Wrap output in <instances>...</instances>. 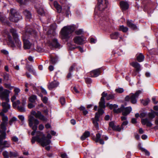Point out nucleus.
Masks as SVG:
<instances>
[{"label":"nucleus","mask_w":158,"mask_h":158,"mask_svg":"<svg viewBox=\"0 0 158 158\" xmlns=\"http://www.w3.org/2000/svg\"><path fill=\"white\" fill-rule=\"evenodd\" d=\"M10 32L13 37L14 40H13L11 36L8 35V42H7V44L8 45L12 48L15 47L16 46L19 48H21L22 46L21 42L19 39V36L17 33L16 30L15 29L12 28L10 29Z\"/></svg>","instance_id":"obj_1"},{"label":"nucleus","mask_w":158,"mask_h":158,"mask_svg":"<svg viewBox=\"0 0 158 158\" xmlns=\"http://www.w3.org/2000/svg\"><path fill=\"white\" fill-rule=\"evenodd\" d=\"M37 133V135L36 136L33 137L32 138L31 142L32 144L34 143L36 140L40 143L43 147L46 146L50 144L51 142V140L46 139L44 135L42 132L38 131Z\"/></svg>","instance_id":"obj_2"},{"label":"nucleus","mask_w":158,"mask_h":158,"mask_svg":"<svg viewBox=\"0 0 158 158\" xmlns=\"http://www.w3.org/2000/svg\"><path fill=\"white\" fill-rule=\"evenodd\" d=\"M75 30L74 27L72 26L64 27L61 31V38L62 39L67 40L71 35L72 33Z\"/></svg>","instance_id":"obj_3"},{"label":"nucleus","mask_w":158,"mask_h":158,"mask_svg":"<svg viewBox=\"0 0 158 158\" xmlns=\"http://www.w3.org/2000/svg\"><path fill=\"white\" fill-rule=\"evenodd\" d=\"M28 121L29 122V125L31 127L33 131L31 132V134L34 135L38 127V125L39 123V120L35 118L31 115H29L28 117Z\"/></svg>","instance_id":"obj_4"},{"label":"nucleus","mask_w":158,"mask_h":158,"mask_svg":"<svg viewBox=\"0 0 158 158\" xmlns=\"http://www.w3.org/2000/svg\"><path fill=\"white\" fill-rule=\"evenodd\" d=\"M25 34L23 35V47L24 49H29L30 48L31 44L28 41L26 38L29 36V35H31L32 34V30L31 29H26V30Z\"/></svg>","instance_id":"obj_5"},{"label":"nucleus","mask_w":158,"mask_h":158,"mask_svg":"<svg viewBox=\"0 0 158 158\" xmlns=\"http://www.w3.org/2000/svg\"><path fill=\"white\" fill-rule=\"evenodd\" d=\"M132 109L131 107H125L123 105H122L121 107L118 108H115L113 110V111L116 113L122 112L123 115H127L131 111Z\"/></svg>","instance_id":"obj_6"},{"label":"nucleus","mask_w":158,"mask_h":158,"mask_svg":"<svg viewBox=\"0 0 158 158\" xmlns=\"http://www.w3.org/2000/svg\"><path fill=\"white\" fill-rule=\"evenodd\" d=\"M100 108L98 110V112L96 113L94 118H92V120L93 123L97 130L99 129V125L98 122L99 121V118L100 116L104 113V111Z\"/></svg>","instance_id":"obj_7"},{"label":"nucleus","mask_w":158,"mask_h":158,"mask_svg":"<svg viewBox=\"0 0 158 158\" xmlns=\"http://www.w3.org/2000/svg\"><path fill=\"white\" fill-rule=\"evenodd\" d=\"M108 4L107 0H98L96 8L100 11L102 12L107 8Z\"/></svg>","instance_id":"obj_8"},{"label":"nucleus","mask_w":158,"mask_h":158,"mask_svg":"<svg viewBox=\"0 0 158 158\" xmlns=\"http://www.w3.org/2000/svg\"><path fill=\"white\" fill-rule=\"evenodd\" d=\"M11 15L9 17V20L12 22H17L20 19H21L22 16L16 12L15 10L11 9L10 10Z\"/></svg>","instance_id":"obj_9"},{"label":"nucleus","mask_w":158,"mask_h":158,"mask_svg":"<svg viewBox=\"0 0 158 158\" xmlns=\"http://www.w3.org/2000/svg\"><path fill=\"white\" fill-rule=\"evenodd\" d=\"M141 90H138L136 91L135 94H132L129 96H127L125 97V100L129 101L130 99L131 102L132 104H135L137 102L136 98L138 97L139 95L141 93Z\"/></svg>","instance_id":"obj_10"},{"label":"nucleus","mask_w":158,"mask_h":158,"mask_svg":"<svg viewBox=\"0 0 158 158\" xmlns=\"http://www.w3.org/2000/svg\"><path fill=\"white\" fill-rule=\"evenodd\" d=\"M34 117L35 116L36 118H38L43 121H47V118H45V117L41 114V113L40 111H36L32 110L31 112V115Z\"/></svg>","instance_id":"obj_11"},{"label":"nucleus","mask_w":158,"mask_h":158,"mask_svg":"<svg viewBox=\"0 0 158 158\" xmlns=\"http://www.w3.org/2000/svg\"><path fill=\"white\" fill-rule=\"evenodd\" d=\"M6 133L5 132L0 135V146H3L4 148H9L10 147V143L6 141L2 142V141L6 138Z\"/></svg>","instance_id":"obj_12"},{"label":"nucleus","mask_w":158,"mask_h":158,"mask_svg":"<svg viewBox=\"0 0 158 158\" xmlns=\"http://www.w3.org/2000/svg\"><path fill=\"white\" fill-rule=\"evenodd\" d=\"M9 91L6 89H5L3 91H2L0 93V97L2 100H5L6 102H9Z\"/></svg>","instance_id":"obj_13"},{"label":"nucleus","mask_w":158,"mask_h":158,"mask_svg":"<svg viewBox=\"0 0 158 158\" xmlns=\"http://www.w3.org/2000/svg\"><path fill=\"white\" fill-rule=\"evenodd\" d=\"M48 45L51 48H60L61 47L60 44L58 42L56 38L53 39L52 42H49Z\"/></svg>","instance_id":"obj_14"},{"label":"nucleus","mask_w":158,"mask_h":158,"mask_svg":"<svg viewBox=\"0 0 158 158\" xmlns=\"http://www.w3.org/2000/svg\"><path fill=\"white\" fill-rule=\"evenodd\" d=\"M85 40V38L83 36H76L74 38L73 40L75 44L81 45L84 43Z\"/></svg>","instance_id":"obj_15"},{"label":"nucleus","mask_w":158,"mask_h":158,"mask_svg":"<svg viewBox=\"0 0 158 158\" xmlns=\"http://www.w3.org/2000/svg\"><path fill=\"white\" fill-rule=\"evenodd\" d=\"M101 71L100 69H98L93 70L90 72V77H98Z\"/></svg>","instance_id":"obj_16"},{"label":"nucleus","mask_w":158,"mask_h":158,"mask_svg":"<svg viewBox=\"0 0 158 158\" xmlns=\"http://www.w3.org/2000/svg\"><path fill=\"white\" fill-rule=\"evenodd\" d=\"M8 102H3L2 103V105L3 107L2 111L4 113L7 112L8 110L10 109V106L8 103Z\"/></svg>","instance_id":"obj_17"},{"label":"nucleus","mask_w":158,"mask_h":158,"mask_svg":"<svg viewBox=\"0 0 158 158\" xmlns=\"http://www.w3.org/2000/svg\"><path fill=\"white\" fill-rule=\"evenodd\" d=\"M16 99V97L15 95L13 96L11 98V100L13 102V106L14 108H15L17 107V106L20 104L21 103L19 100H17L16 101H14Z\"/></svg>","instance_id":"obj_18"},{"label":"nucleus","mask_w":158,"mask_h":158,"mask_svg":"<svg viewBox=\"0 0 158 158\" xmlns=\"http://www.w3.org/2000/svg\"><path fill=\"white\" fill-rule=\"evenodd\" d=\"M130 65L135 69L136 72L138 73L141 70L140 64L137 62H132L130 63Z\"/></svg>","instance_id":"obj_19"},{"label":"nucleus","mask_w":158,"mask_h":158,"mask_svg":"<svg viewBox=\"0 0 158 158\" xmlns=\"http://www.w3.org/2000/svg\"><path fill=\"white\" fill-rule=\"evenodd\" d=\"M59 83L57 81H54L48 85V88L50 90H52L53 89L57 87L59 85Z\"/></svg>","instance_id":"obj_20"},{"label":"nucleus","mask_w":158,"mask_h":158,"mask_svg":"<svg viewBox=\"0 0 158 158\" xmlns=\"http://www.w3.org/2000/svg\"><path fill=\"white\" fill-rule=\"evenodd\" d=\"M120 7L123 10H126L129 8V5L126 2L121 1L120 2Z\"/></svg>","instance_id":"obj_21"},{"label":"nucleus","mask_w":158,"mask_h":158,"mask_svg":"<svg viewBox=\"0 0 158 158\" xmlns=\"http://www.w3.org/2000/svg\"><path fill=\"white\" fill-rule=\"evenodd\" d=\"M101 135L100 133H97L96 135V138L95 140L96 142H99L101 144H103L104 142L103 139L101 138Z\"/></svg>","instance_id":"obj_22"},{"label":"nucleus","mask_w":158,"mask_h":158,"mask_svg":"<svg viewBox=\"0 0 158 158\" xmlns=\"http://www.w3.org/2000/svg\"><path fill=\"white\" fill-rule=\"evenodd\" d=\"M141 123L144 125L146 124L147 126L148 127H151L152 125V123L149 122L148 119L147 118L142 119Z\"/></svg>","instance_id":"obj_23"},{"label":"nucleus","mask_w":158,"mask_h":158,"mask_svg":"<svg viewBox=\"0 0 158 158\" xmlns=\"http://www.w3.org/2000/svg\"><path fill=\"white\" fill-rule=\"evenodd\" d=\"M127 24L129 27L133 29H135L137 28L136 26L132 23L131 20H127Z\"/></svg>","instance_id":"obj_24"},{"label":"nucleus","mask_w":158,"mask_h":158,"mask_svg":"<svg viewBox=\"0 0 158 158\" xmlns=\"http://www.w3.org/2000/svg\"><path fill=\"white\" fill-rule=\"evenodd\" d=\"M23 13L26 17V20H30L31 18V13L28 10H25L23 11Z\"/></svg>","instance_id":"obj_25"},{"label":"nucleus","mask_w":158,"mask_h":158,"mask_svg":"<svg viewBox=\"0 0 158 158\" xmlns=\"http://www.w3.org/2000/svg\"><path fill=\"white\" fill-rule=\"evenodd\" d=\"M54 6L56 9L58 13H60L61 12L62 7L57 2L55 1L54 2Z\"/></svg>","instance_id":"obj_26"},{"label":"nucleus","mask_w":158,"mask_h":158,"mask_svg":"<svg viewBox=\"0 0 158 158\" xmlns=\"http://www.w3.org/2000/svg\"><path fill=\"white\" fill-rule=\"evenodd\" d=\"M137 59L139 62H141L143 61L144 59V56L142 53H140L139 54L136 55Z\"/></svg>","instance_id":"obj_27"},{"label":"nucleus","mask_w":158,"mask_h":158,"mask_svg":"<svg viewBox=\"0 0 158 158\" xmlns=\"http://www.w3.org/2000/svg\"><path fill=\"white\" fill-rule=\"evenodd\" d=\"M89 132L88 131H86L81 137V140H84L86 138L89 137Z\"/></svg>","instance_id":"obj_28"},{"label":"nucleus","mask_w":158,"mask_h":158,"mask_svg":"<svg viewBox=\"0 0 158 158\" xmlns=\"http://www.w3.org/2000/svg\"><path fill=\"white\" fill-rule=\"evenodd\" d=\"M99 106L100 108H105L106 107L105 105V99H103L102 98H101L100 101L99 103Z\"/></svg>","instance_id":"obj_29"},{"label":"nucleus","mask_w":158,"mask_h":158,"mask_svg":"<svg viewBox=\"0 0 158 158\" xmlns=\"http://www.w3.org/2000/svg\"><path fill=\"white\" fill-rule=\"evenodd\" d=\"M119 36V33L118 32H115L110 35V38L112 39H116Z\"/></svg>","instance_id":"obj_30"},{"label":"nucleus","mask_w":158,"mask_h":158,"mask_svg":"<svg viewBox=\"0 0 158 158\" xmlns=\"http://www.w3.org/2000/svg\"><path fill=\"white\" fill-rule=\"evenodd\" d=\"M119 30L122 31L123 32H126L128 31V28L123 25H122L119 26Z\"/></svg>","instance_id":"obj_31"},{"label":"nucleus","mask_w":158,"mask_h":158,"mask_svg":"<svg viewBox=\"0 0 158 158\" xmlns=\"http://www.w3.org/2000/svg\"><path fill=\"white\" fill-rule=\"evenodd\" d=\"M25 105L17 106L16 108H17L18 110L21 112H24L25 111V109L24 107Z\"/></svg>","instance_id":"obj_32"},{"label":"nucleus","mask_w":158,"mask_h":158,"mask_svg":"<svg viewBox=\"0 0 158 158\" xmlns=\"http://www.w3.org/2000/svg\"><path fill=\"white\" fill-rule=\"evenodd\" d=\"M37 98L36 96L35 95H32L29 98L30 101L31 102H34Z\"/></svg>","instance_id":"obj_33"},{"label":"nucleus","mask_w":158,"mask_h":158,"mask_svg":"<svg viewBox=\"0 0 158 158\" xmlns=\"http://www.w3.org/2000/svg\"><path fill=\"white\" fill-rule=\"evenodd\" d=\"M79 109L81 110L82 111L84 115H85L88 113V111L85 110V107L81 106L80 107Z\"/></svg>","instance_id":"obj_34"},{"label":"nucleus","mask_w":158,"mask_h":158,"mask_svg":"<svg viewBox=\"0 0 158 158\" xmlns=\"http://www.w3.org/2000/svg\"><path fill=\"white\" fill-rule=\"evenodd\" d=\"M7 124H5V123H3V124L2 123L0 125H1V128L2 130V131H3V132H2V134L4 132H5V133H6V132H5V131L6 130V125Z\"/></svg>","instance_id":"obj_35"},{"label":"nucleus","mask_w":158,"mask_h":158,"mask_svg":"<svg viewBox=\"0 0 158 158\" xmlns=\"http://www.w3.org/2000/svg\"><path fill=\"white\" fill-rule=\"evenodd\" d=\"M18 156V153L17 152H10V157H16Z\"/></svg>","instance_id":"obj_36"},{"label":"nucleus","mask_w":158,"mask_h":158,"mask_svg":"<svg viewBox=\"0 0 158 158\" xmlns=\"http://www.w3.org/2000/svg\"><path fill=\"white\" fill-rule=\"evenodd\" d=\"M2 123L3 124L5 123L7 124L8 121V118L6 116L2 117Z\"/></svg>","instance_id":"obj_37"},{"label":"nucleus","mask_w":158,"mask_h":158,"mask_svg":"<svg viewBox=\"0 0 158 158\" xmlns=\"http://www.w3.org/2000/svg\"><path fill=\"white\" fill-rule=\"evenodd\" d=\"M114 94H108L106 97V99L108 100L110 99H114Z\"/></svg>","instance_id":"obj_38"},{"label":"nucleus","mask_w":158,"mask_h":158,"mask_svg":"<svg viewBox=\"0 0 158 158\" xmlns=\"http://www.w3.org/2000/svg\"><path fill=\"white\" fill-rule=\"evenodd\" d=\"M150 102V100L149 99H147L146 100H142L141 102L144 106L147 105Z\"/></svg>","instance_id":"obj_39"},{"label":"nucleus","mask_w":158,"mask_h":158,"mask_svg":"<svg viewBox=\"0 0 158 158\" xmlns=\"http://www.w3.org/2000/svg\"><path fill=\"white\" fill-rule=\"evenodd\" d=\"M58 58L56 57L51 58V62L52 64H55L57 61Z\"/></svg>","instance_id":"obj_40"},{"label":"nucleus","mask_w":158,"mask_h":158,"mask_svg":"<svg viewBox=\"0 0 158 158\" xmlns=\"http://www.w3.org/2000/svg\"><path fill=\"white\" fill-rule=\"evenodd\" d=\"M122 129H122V127H120L119 125H118L117 126H115L114 129L113 130L118 131H120Z\"/></svg>","instance_id":"obj_41"},{"label":"nucleus","mask_w":158,"mask_h":158,"mask_svg":"<svg viewBox=\"0 0 158 158\" xmlns=\"http://www.w3.org/2000/svg\"><path fill=\"white\" fill-rule=\"evenodd\" d=\"M35 7L37 9V11L39 14L42 15L43 14H44V11L42 8H41L40 10H38V8L36 6H35Z\"/></svg>","instance_id":"obj_42"},{"label":"nucleus","mask_w":158,"mask_h":158,"mask_svg":"<svg viewBox=\"0 0 158 158\" xmlns=\"http://www.w3.org/2000/svg\"><path fill=\"white\" fill-rule=\"evenodd\" d=\"M20 89L19 88L15 87L14 90L15 95L16 96L17 95L18 93L20 92Z\"/></svg>","instance_id":"obj_43"},{"label":"nucleus","mask_w":158,"mask_h":158,"mask_svg":"<svg viewBox=\"0 0 158 158\" xmlns=\"http://www.w3.org/2000/svg\"><path fill=\"white\" fill-rule=\"evenodd\" d=\"M4 80L5 81H7L9 79V75L7 73H5L3 76Z\"/></svg>","instance_id":"obj_44"},{"label":"nucleus","mask_w":158,"mask_h":158,"mask_svg":"<svg viewBox=\"0 0 158 158\" xmlns=\"http://www.w3.org/2000/svg\"><path fill=\"white\" fill-rule=\"evenodd\" d=\"M155 113V112H153V113L151 112L149 113L148 114L149 117L151 119L154 118L155 117V116L154 114Z\"/></svg>","instance_id":"obj_45"},{"label":"nucleus","mask_w":158,"mask_h":158,"mask_svg":"<svg viewBox=\"0 0 158 158\" xmlns=\"http://www.w3.org/2000/svg\"><path fill=\"white\" fill-rule=\"evenodd\" d=\"M109 127H111L113 130L114 129V128L116 126L114 125V123L113 122H111L109 123Z\"/></svg>","instance_id":"obj_46"},{"label":"nucleus","mask_w":158,"mask_h":158,"mask_svg":"<svg viewBox=\"0 0 158 158\" xmlns=\"http://www.w3.org/2000/svg\"><path fill=\"white\" fill-rule=\"evenodd\" d=\"M115 91L118 93H121L123 92L124 90L122 88H119L116 89Z\"/></svg>","instance_id":"obj_47"},{"label":"nucleus","mask_w":158,"mask_h":158,"mask_svg":"<svg viewBox=\"0 0 158 158\" xmlns=\"http://www.w3.org/2000/svg\"><path fill=\"white\" fill-rule=\"evenodd\" d=\"M26 98L25 97L22 98L21 100V104L22 105H25L26 104Z\"/></svg>","instance_id":"obj_48"},{"label":"nucleus","mask_w":158,"mask_h":158,"mask_svg":"<svg viewBox=\"0 0 158 158\" xmlns=\"http://www.w3.org/2000/svg\"><path fill=\"white\" fill-rule=\"evenodd\" d=\"M3 155L5 158H8V153L7 151H4L2 153Z\"/></svg>","instance_id":"obj_49"},{"label":"nucleus","mask_w":158,"mask_h":158,"mask_svg":"<svg viewBox=\"0 0 158 158\" xmlns=\"http://www.w3.org/2000/svg\"><path fill=\"white\" fill-rule=\"evenodd\" d=\"M27 69L30 72H33V68L32 66H29V65H27Z\"/></svg>","instance_id":"obj_50"},{"label":"nucleus","mask_w":158,"mask_h":158,"mask_svg":"<svg viewBox=\"0 0 158 158\" xmlns=\"http://www.w3.org/2000/svg\"><path fill=\"white\" fill-rule=\"evenodd\" d=\"M60 102L62 105H64L65 103V99L63 97H61L60 99Z\"/></svg>","instance_id":"obj_51"},{"label":"nucleus","mask_w":158,"mask_h":158,"mask_svg":"<svg viewBox=\"0 0 158 158\" xmlns=\"http://www.w3.org/2000/svg\"><path fill=\"white\" fill-rule=\"evenodd\" d=\"M142 151L143 152H144L145 154L148 156H149L150 155V153L146 149L142 148L141 149Z\"/></svg>","instance_id":"obj_52"},{"label":"nucleus","mask_w":158,"mask_h":158,"mask_svg":"<svg viewBox=\"0 0 158 158\" xmlns=\"http://www.w3.org/2000/svg\"><path fill=\"white\" fill-rule=\"evenodd\" d=\"M5 17H4L3 15L0 13V21H1L2 22H3L5 20Z\"/></svg>","instance_id":"obj_53"},{"label":"nucleus","mask_w":158,"mask_h":158,"mask_svg":"<svg viewBox=\"0 0 158 158\" xmlns=\"http://www.w3.org/2000/svg\"><path fill=\"white\" fill-rule=\"evenodd\" d=\"M5 17H4L3 15L0 13V21H1L2 22H3L5 20Z\"/></svg>","instance_id":"obj_54"},{"label":"nucleus","mask_w":158,"mask_h":158,"mask_svg":"<svg viewBox=\"0 0 158 158\" xmlns=\"http://www.w3.org/2000/svg\"><path fill=\"white\" fill-rule=\"evenodd\" d=\"M83 31L81 29H79L78 30L75 31V33L77 35L81 34L82 33Z\"/></svg>","instance_id":"obj_55"},{"label":"nucleus","mask_w":158,"mask_h":158,"mask_svg":"<svg viewBox=\"0 0 158 158\" xmlns=\"http://www.w3.org/2000/svg\"><path fill=\"white\" fill-rule=\"evenodd\" d=\"M108 95V94L107 93H106L105 92H103L102 94V97L101 98H102L103 99H105L104 98L106 97H107Z\"/></svg>","instance_id":"obj_56"},{"label":"nucleus","mask_w":158,"mask_h":158,"mask_svg":"<svg viewBox=\"0 0 158 158\" xmlns=\"http://www.w3.org/2000/svg\"><path fill=\"white\" fill-rule=\"evenodd\" d=\"M128 122L127 120L123 122L121 124V127H122V129H123L124 126H126L128 124Z\"/></svg>","instance_id":"obj_57"},{"label":"nucleus","mask_w":158,"mask_h":158,"mask_svg":"<svg viewBox=\"0 0 158 158\" xmlns=\"http://www.w3.org/2000/svg\"><path fill=\"white\" fill-rule=\"evenodd\" d=\"M17 120V118L15 117H13L11 120H10L9 121V124L11 125L12 124V123L14 121H16Z\"/></svg>","instance_id":"obj_58"},{"label":"nucleus","mask_w":158,"mask_h":158,"mask_svg":"<svg viewBox=\"0 0 158 158\" xmlns=\"http://www.w3.org/2000/svg\"><path fill=\"white\" fill-rule=\"evenodd\" d=\"M42 99L43 102L44 103H47L48 100L47 97H42Z\"/></svg>","instance_id":"obj_59"},{"label":"nucleus","mask_w":158,"mask_h":158,"mask_svg":"<svg viewBox=\"0 0 158 158\" xmlns=\"http://www.w3.org/2000/svg\"><path fill=\"white\" fill-rule=\"evenodd\" d=\"M40 89H41V91L45 95H46L47 94V93L46 90L44 89L42 87H40Z\"/></svg>","instance_id":"obj_60"},{"label":"nucleus","mask_w":158,"mask_h":158,"mask_svg":"<svg viewBox=\"0 0 158 158\" xmlns=\"http://www.w3.org/2000/svg\"><path fill=\"white\" fill-rule=\"evenodd\" d=\"M69 7H68L67 10L66 11V16L67 17H69V15L70 14V12L69 11Z\"/></svg>","instance_id":"obj_61"},{"label":"nucleus","mask_w":158,"mask_h":158,"mask_svg":"<svg viewBox=\"0 0 158 158\" xmlns=\"http://www.w3.org/2000/svg\"><path fill=\"white\" fill-rule=\"evenodd\" d=\"M85 81L87 84H90L92 82L91 79L89 78H86L85 79Z\"/></svg>","instance_id":"obj_62"},{"label":"nucleus","mask_w":158,"mask_h":158,"mask_svg":"<svg viewBox=\"0 0 158 158\" xmlns=\"http://www.w3.org/2000/svg\"><path fill=\"white\" fill-rule=\"evenodd\" d=\"M76 66V65L74 64L69 69V71L70 72H71L73 70L74 68Z\"/></svg>","instance_id":"obj_63"},{"label":"nucleus","mask_w":158,"mask_h":158,"mask_svg":"<svg viewBox=\"0 0 158 158\" xmlns=\"http://www.w3.org/2000/svg\"><path fill=\"white\" fill-rule=\"evenodd\" d=\"M12 140L14 142H17L18 141V139L16 136H14L12 138Z\"/></svg>","instance_id":"obj_64"}]
</instances>
